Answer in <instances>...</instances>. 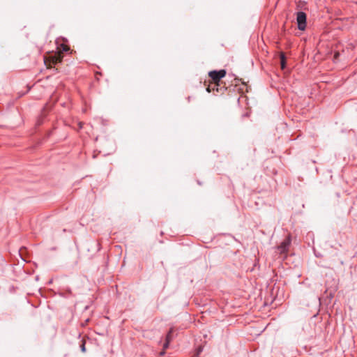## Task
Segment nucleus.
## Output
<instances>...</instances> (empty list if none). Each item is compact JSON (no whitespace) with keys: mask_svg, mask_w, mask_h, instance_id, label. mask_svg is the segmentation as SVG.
Listing matches in <instances>:
<instances>
[{"mask_svg":"<svg viewBox=\"0 0 357 357\" xmlns=\"http://www.w3.org/2000/svg\"><path fill=\"white\" fill-rule=\"evenodd\" d=\"M210 78L212 80V84L214 86H220V79L226 75V71L225 70H220L219 71L213 70L208 73Z\"/></svg>","mask_w":357,"mask_h":357,"instance_id":"1","label":"nucleus"},{"mask_svg":"<svg viewBox=\"0 0 357 357\" xmlns=\"http://www.w3.org/2000/svg\"><path fill=\"white\" fill-rule=\"evenodd\" d=\"M63 55L61 52H55L45 59V63L47 68H52V65L60 63L62 61Z\"/></svg>","mask_w":357,"mask_h":357,"instance_id":"2","label":"nucleus"},{"mask_svg":"<svg viewBox=\"0 0 357 357\" xmlns=\"http://www.w3.org/2000/svg\"><path fill=\"white\" fill-rule=\"evenodd\" d=\"M296 20L298 29L300 30H304L306 27V14L303 12H298Z\"/></svg>","mask_w":357,"mask_h":357,"instance_id":"3","label":"nucleus"},{"mask_svg":"<svg viewBox=\"0 0 357 357\" xmlns=\"http://www.w3.org/2000/svg\"><path fill=\"white\" fill-rule=\"evenodd\" d=\"M290 243H291V238H290V236H288L278 247V249L280 250V254L285 253L288 250Z\"/></svg>","mask_w":357,"mask_h":357,"instance_id":"4","label":"nucleus"},{"mask_svg":"<svg viewBox=\"0 0 357 357\" xmlns=\"http://www.w3.org/2000/svg\"><path fill=\"white\" fill-rule=\"evenodd\" d=\"M57 49H58L57 52H61V54H62V53L63 52H68L70 50V47L67 45H65V44L60 45Z\"/></svg>","mask_w":357,"mask_h":357,"instance_id":"5","label":"nucleus"},{"mask_svg":"<svg viewBox=\"0 0 357 357\" xmlns=\"http://www.w3.org/2000/svg\"><path fill=\"white\" fill-rule=\"evenodd\" d=\"M206 90L208 92H211V91H215L216 90L217 92H219L220 91H221L222 89V88H220L219 89V86H214L213 84H212V82H211L208 87L206 88Z\"/></svg>","mask_w":357,"mask_h":357,"instance_id":"6","label":"nucleus"},{"mask_svg":"<svg viewBox=\"0 0 357 357\" xmlns=\"http://www.w3.org/2000/svg\"><path fill=\"white\" fill-rule=\"evenodd\" d=\"M280 64H281V68L284 69L286 66V61H285V56L283 53L280 54Z\"/></svg>","mask_w":357,"mask_h":357,"instance_id":"7","label":"nucleus"},{"mask_svg":"<svg viewBox=\"0 0 357 357\" xmlns=\"http://www.w3.org/2000/svg\"><path fill=\"white\" fill-rule=\"evenodd\" d=\"M172 332H173V329H170V331L167 333V335L166 336V340L167 342H171V340H172Z\"/></svg>","mask_w":357,"mask_h":357,"instance_id":"8","label":"nucleus"},{"mask_svg":"<svg viewBox=\"0 0 357 357\" xmlns=\"http://www.w3.org/2000/svg\"><path fill=\"white\" fill-rule=\"evenodd\" d=\"M169 342H167V341L166 340L165 343V344H164V345H163V349H166L168 347Z\"/></svg>","mask_w":357,"mask_h":357,"instance_id":"9","label":"nucleus"},{"mask_svg":"<svg viewBox=\"0 0 357 357\" xmlns=\"http://www.w3.org/2000/svg\"><path fill=\"white\" fill-rule=\"evenodd\" d=\"M81 349L83 352H85L86 351V349H85V345H84V342H83V344H82L81 346Z\"/></svg>","mask_w":357,"mask_h":357,"instance_id":"10","label":"nucleus"},{"mask_svg":"<svg viewBox=\"0 0 357 357\" xmlns=\"http://www.w3.org/2000/svg\"><path fill=\"white\" fill-rule=\"evenodd\" d=\"M202 351V347H199L197 349V354L199 355V353H201Z\"/></svg>","mask_w":357,"mask_h":357,"instance_id":"11","label":"nucleus"},{"mask_svg":"<svg viewBox=\"0 0 357 357\" xmlns=\"http://www.w3.org/2000/svg\"><path fill=\"white\" fill-rule=\"evenodd\" d=\"M339 52H335V54H334V59H337L339 56Z\"/></svg>","mask_w":357,"mask_h":357,"instance_id":"12","label":"nucleus"},{"mask_svg":"<svg viewBox=\"0 0 357 357\" xmlns=\"http://www.w3.org/2000/svg\"><path fill=\"white\" fill-rule=\"evenodd\" d=\"M79 128H81L82 127V123H79Z\"/></svg>","mask_w":357,"mask_h":357,"instance_id":"13","label":"nucleus"},{"mask_svg":"<svg viewBox=\"0 0 357 357\" xmlns=\"http://www.w3.org/2000/svg\"><path fill=\"white\" fill-rule=\"evenodd\" d=\"M164 354H165V351H162V352L160 353V354H161V355H163Z\"/></svg>","mask_w":357,"mask_h":357,"instance_id":"14","label":"nucleus"}]
</instances>
